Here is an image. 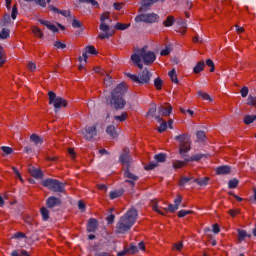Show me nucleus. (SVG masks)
<instances>
[{"label":"nucleus","instance_id":"obj_33","mask_svg":"<svg viewBox=\"0 0 256 256\" xmlns=\"http://www.w3.org/2000/svg\"><path fill=\"white\" fill-rule=\"evenodd\" d=\"M172 83L179 84V79H177V73L175 72V68H173L169 73H168Z\"/></svg>","mask_w":256,"mask_h":256},{"label":"nucleus","instance_id":"obj_44","mask_svg":"<svg viewBox=\"0 0 256 256\" xmlns=\"http://www.w3.org/2000/svg\"><path fill=\"white\" fill-rule=\"evenodd\" d=\"M41 215L44 221H47L49 219V210H47V208L42 207L41 210Z\"/></svg>","mask_w":256,"mask_h":256},{"label":"nucleus","instance_id":"obj_32","mask_svg":"<svg viewBox=\"0 0 256 256\" xmlns=\"http://www.w3.org/2000/svg\"><path fill=\"white\" fill-rule=\"evenodd\" d=\"M173 23H175V17L168 16L166 20L163 22L164 27H173Z\"/></svg>","mask_w":256,"mask_h":256},{"label":"nucleus","instance_id":"obj_27","mask_svg":"<svg viewBox=\"0 0 256 256\" xmlns=\"http://www.w3.org/2000/svg\"><path fill=\"white\" fill-rule=\"evenodd\" d=\"M30 141L35 145H43V139L35 133L30 136Z\"/></svg>","mask_w":256,"mask_h":256},{"label":"nucleus","instance_id":"obj_64","mask_svg":"<svg viewBox=\"0 0 256 256\" xmlns=\"http://www.w3.org/2000/svg\"><path fill=\"white\" fill-rule=\"evenodd\" d=\"M94 256H111V253L108 252H96Z\"/></svg>","mask_w":256,"mask_h":256},{"label":"nucleus","instance_id":"obj_12","mask_svg":"<svg viewBox=\"0 0 256 256\" xmlns=\"http://www.w3.org/2000/svg\"><path fill=\"white\" fill-rule=\"evenodd\" d=\"M124 177H125V181L126 183H129V185H131V187H135V181L139 180V176L131 173V171H129V168H126L124 171Z\"/></svg>","mask_w":256,"mask_h":256},{"label":"nucleus","instance_id":"obj_3","mask_svg":"<svg viewBox=\"0 0 256 256\" xmlns=\"http://www.w3.org/2000/svg\"><path fill=\"white\" fill-rule=\"evenodd\" d=\"M137 217V210L135 208H130L127 213L119 219L116 225V233H127V231L135 225Z\"/></svg>","mask_w":256,"mask_h":256},{"label":"nucleus","instance_id":"obj_47","mask_svg":"<svg viewBox=\"0 0 256 256\" xmlns=\"http://www.w3.org/2000/svg\"><path fill=\"white\" fill-rule=\"evenodd\" d=\"M80 3H89L92 7L99 8V2L96 0H79Z\"/></svg>","mask_w":256,"mask_h":256},{"label":"nucleus","instance_id":"obj_37","mask_svg":"<svg viewBox=\"0 0 256 256\" xmlns=\"http://www.w3.org/2000/svg\"><path fill=\"white\" fill-rule=\"evenodd\" d=\"M7 58L5 57V50L0 46V67L5 65Z\"/></svg>","mask_w":256,"mask_h":256},{"label":"nucleus","instance_id":"obj_42","mask_svg":"<svg viewBox=\"0 0 256 256\" xmlns=\"http://www.w3.org/2000/svg\"><path fill=\"white\" fill-rule=\"evenodd\" d=\"M123 195V190H116L110 192V199H117L118 197H121Z\"/></svg>","mask_w":256,"mask_h":256},{"label":"nucleus","instance_id":"obj_6","mask_svg":"<svg viewBox=\"0 0 256 256\" xmlns=\"http://www.w3.org/2000/svg\"><path fill=\"white\" fill-rule=\"evenodd\" d=\"M127 77H129L131 81H134V83H138L140 85H149V83H151L152 74L149 72V70L144 69L139 76L127 74Z\"/></svg>","mask_w":256,"mask_h":256},{"label":"nucleus","instance_id":"obj_51","mask_svg":"<svg viewBox=\"0 0 256 256\" xmlns=\"http://www.w3.org/2000/svg\"><path fill=\"white\" fill-rule=\"evenodd\" d=\"M196 137H197L198 141H205L207 136L205 135V131H198L196 133Z\"/></svg>","mask_w":256,"mask_h":256},{"label":"nucleus","instance_id":"obj_56","mask_svg":"<svg viewBox=\"0 0 256 256\" xmlns=\"http://www.w3.org/2000/svg\"><path fill=\"white\" fill-rule=\"evenodd\" d=\"M86 53H90L91 55H97V50L93 46H87L85 48Z\"/></svg>","mask_w":256,"mask_h":256},{"label":"nucleus","instance_id":"obj_62","mask_svg":"<svg viewBox=\"0 0 256 256\" xmlns=\"http://www.w3.org/2000/svg\"><path fill=\"white\" fill-rule=\"evenodd\" d=\"M242 97H247V95H249V88L244 86L241 91H240Z\"/></svg>","mask_w":256,"mask_h":256},{"label":"nucleus","instance_id":"obj_28","mask_svg":"<svg viewBox=\"0 0 256 256\" xmlns=\"http://www.w3.org/2000/svg\"><path fill=\"white\" fill-rule=\"evenodd\" d=\"M205 69V62L199 61L196 66L194 67L193 71L197 75L198 73H201Z\"/></svg>","mask_w":256,"mask_h":256},{"label":"nucleus","instance_id":"obj_7","mask_svg":"<svg viewBox=\"0 0 256 256\" xmlns=\"http://www.w3.org/2000/svg\"><path fill=\"white\" fill-rule=\"evenodd\" d=\"M175 140L180 142V145H179L180 157H185V153H189V151H191V140L187 138L186 134H181L176 136Z\"/></svg>","mask_w":256,"mask_h":256},{"label":"nucleus","instance_id":"obj_43","mask_svg":"<svg viewBox=\"0 0 256 256\" xmlns=\"http://www.w3.org/2000/svg\"><path fill=\"white\" fill-rule=\"evenodd\" d=\"M72 27L75 29H81L83 27V24H81V21L77 20V18L72 17Z\"/></svg>","mask_w":256,"mask_h":256},{"label":"nucleus","instance_id":"obj_30","mask_svg":"<svg viewBox=\"0 0 256 256\" xmlns=\"http://www.w3.org/2000/svg\"><path fill=\"white\" fill-rule=\"evenodd\" d=\"M32 33L35 35V37H38V39H43L44 37L43 31L37 26L32 27Z\"/></svg>","mask_w":256,"mask_h":256},{"label":"nucleus","instance_id":"obj_57","mask_svg":"<svg viewBox=\"0 0 256 256\" xmlns=\"http://www.w3.org/2000/svg\"><path fill=\"white\" fill-rule=\"evenodd\" d=\"M247 237V232L245 230L238 231V239L239 241H243Z\"/></svg>","mask_w":256,"mask_h":256},{"label":"nucleus","instance_id":"obj_26","mask_svg":"<svg viewBox=\"0 0 256 256\" xmlns=\"http://www.w3.org/2000/svg\"><path fill=\"white\" fill-rule=\"evenodd\" d=\"M150 206L152 207L153 211L158 213L159 215H165L161 209H159V201L157 199L151 200Z\"/></svg>","mask_w":256,"mask_h":256},{"label":"nucleus","instance_id":"obj_14","mask_svg":"<svg viewBox=\"0 0 256 256\" xmlns=\"http://www.w3.org/2000/svg\"><path fill=\"white\" fill-rule=\"evenodd\" d=\"M183 201V196L177 195L176 199L174 200V205L169 204L168 208H164V211H168L169 213H175L177 209H179V204Z\"/></svg>","mask_w":256,"mask_h":256},{"label":"nucleus","instance_id":"obj_5","mask_svg":"<svg viewBox=\"0 0 256 256\" xmlns=\"http://www.w3.org/2000/svg\"><path fill=\"white\" fill-rule=\"evenodd\" d=\"M43 187L49 188L50 191L54 193H65V184L57 179H46L42 181Z\"/></svg>","mask_w":256,"mask_h":256},{"label":"nucleus","instance_id":"obj_45","mask_svg":"<svg viewBox=\"0 0 256 256\" xmlns=\"http://www.w3.org/2000/svg\"><path fill=\"white\" fill-rule=\"evenodd\" d=\"M11 256H29V253L25 250H22V251L15 250L11 253Z\"/></svg>","mask_w":256,"mask_h":256},{"label":"nucleus","instance_id":"obj_53","mask_svg":"<svg viewBox=\"0 0 256 256\" xmlns=\"http://www.w3.org/2000/svg\"><path fill=\"white\" fill-rule=\"evenodd\" d=\"M9 37V29L3 28L0 32V39H7Z\"/></svg>","mask_w":256,"mask_h":256},{"label":"nucleus","instance_id":"obj_29","mask_svg":"<svg viewBox=\"0 0 256 256\" xmlns=\"http://www.w3.org/2000/svg\"><path fill=\"white\" fill-rule=\"evenodd\" d=\"M209 179H210L209 177L196 178L194 179V183H197V185H200V187H203L205 185H208Z\"/></svg>","mask_w":256,"mask_h":256},{"label":"nucleus","instance_id":"obj_23","mask_svg":"<svg viewBox=\"0 0 256 256\" xmlns=\"http://www.w3.org/2000/svg\"><path fill=\"white\" fill-rule=\"evenodd\" d=\"M231 174V168L229 166L223 165L216 168V175H229Z\"/></svg>","mask_w":256,"mask_h":256},{"label":"nucleus","instance_id":"obj_36","mask_svg":"<svg viewBox=\"0 0 256 256\" xmlns=\"http://www.w3.org/2000/svg\"><path fill=\"white\" fill-rule=\"evenodd\" d=\"M256 120V115H246L244 117L245 125H251Z\"/></svg>","mask_w":256,"mask_h":256},{"label":"nucleus","instance_id":"obj_39","mask_svg":"<svg viewBox=\"0 0 256 256\" xmlns=\"http://www.w3.org/2000/svg\"><path fill=\"white\" fill-rule=\"evenodd\" d=\"M154 87L157 89V91H161L163 88V81L161 78L158 77L154 80Z\"/></svg>","mask_w":256,"mask_h":256},{"label":"nucleus","instance_id":"obj_55","mask_svg":"<svg viewBox=\"0 0 256 256\" xmlns=\"http://www.w3.org/2000/svg\"><path fill=\"white\" fill-rule=\"evenodd\" d=\"M183 249V242L175 243L172 247V251H181Z\"/></svg>","mask_w":256,"mask_h":256},{"label":"nucleus","instance_id":"obj_46","mask_svg":"<svg viewBox=\"0 0 256 256\" xmlns=\"http://www.w3.org/2000/svg\"><path fill=\"white\" fill-rule=\"evenodd\" d=\"M115 29L118 31H125V29H129V24L116 23Z\"/></svg>","mask_w":256,"mask_h":256},{"label":"nucleus","instance_id":"obj_15","mask_svg":"<svg viewBox=\"0 0 256 256\" xmlns=\"http://www.w3.org/2000/svg\"><path fill=\"white\" fill-rule=\"evenodd\" d=\"M120 161L123 163V165H126V169L131 167V156L129 155V149H123V153L120 156Z\"/></svg>","mask_w":256,"mask_h":256},{"label":"nucleus","instance_id":"obj_60","mask_svg":"<svg viewBox=\"0 0 256 256\" xmlns=\"http://www.w3.org/2000/svg\"><path fill=\"white\" fill-rule=\"evenodd\" d=\"M26 236H25V233H23V232H17V233H15L14 234V236H12V239H23V238H25Z\"/></svg>","mask_w":256,"mask_h":256},{"label":"nucleus","instance_id":"obj_25","mask_svg":"<svg viewBox=\"0 0 256 256\" xmlns=\"http://www.w3.org/2000/svg\"><path fill=\"white\" fill-rule=\"evenodd\" d=\"M156 120L158 123H160V126L158 127L159 133H163L167 131V122L161 118V116H156Z\"/></svg>","mask_w":256,"mask_h":256},{"label":"nucleus","instance_id":"obj_10","mask_svg":"<svg viewBox=\"0 0 256 256\" xmlns=\"http://www.w3.org/2000/svg\"><path fill=\"white\" fill-rule=\"evenodd\" d=\"M82 135L86 141H95V137H97V124L86 126L85 129L82 130Z\"/></svg>","mask_w":256,"mask_h":256},{"label":"nucleus","instance_id":"obj_2","mask_svg":"<svg viewBox=\"0 0 256 256\" xmlns=\"http://www.w3.org/2000/svg\"><path fill=\"white\" fill-rule=\"evenodd\" d=\"M141 59L144 65H153L157 59V56L154 54V52L147 50V46H144L141 49L134 50V53L131 55V61H133L136 64V67L139 69L143 68Z\"/></svg>","mask_w":256,"mask_h":256},{"label":"nucleus","instance_id":"obj_31","mask_svg":"<svg viewBox=\"0 0 256 256\" xmlns=\"http://www.w3.org/2000/svg\"><path fill=\"white\" fill-rule=\"evenodd\" d=\"M203 157H205V155H203V154H195L191 157H189V154H187V161H188V163L191 161H201V159H203Z\"/></svg>","mask_w":256,"mask_h":256},{"label":"nucleus","instance_id":"obj_20","mask_svg":"<svg viewBox=\"0 0 256 256\" xmlns=\"http://www.w3.org/2000/svg\"><path fill=\"white\" fill-rule=\"evenodd\" d=\"M46 205L49 209H53V207H57V205H61V199L51 196L47 199Z\"/></svg>","mask_w":256,"mask_h":256},{"label":"nucleus","instance_id":"obj_59","mask_svg":"<svg viewBox=\"0 0 256 256\" xmlns=\"http://www.w3.org/2000/svg\"><path fill=\"white\" fill-rule=\"evenodd\" d=\"M24 221L27 223V225H35V220H33L31 216L24 217Z\"/></svg>","mask_w":256,"mask_h":256},{"label":"nucleus","instance_id":"obj_11","mask_svg":"<svg viewBox=\"0 0 256 256\" xmlns=\"http://www.w3.org/2000/svg\"><path fill=\"white\" fill-rule=\"evenodd\" d=\"M155 162H150L145 166L146 171H153L155 167H159V163H165L167 161V154L160 153L154 156Z\"/></svg>","mask_w":256,"mask_h":256},{"label":"nucleus","instance_id":"obj_41","mask_svg":"<svg viewBox=\"0 0 256 256\" xmlns=\"http://www.w3.org/2000/svg\"><path fill=\"white\" fill-rule=\"evenodd\" d=\"M238 185H239V180L237 178H234L228 182L229 189H237Z\"/></svg>","mask_w":256,"mask_h":256},{"label":"nucleus","instance_id":"obj_49","mask_svg":"<svg viewBox=\"0 0 256 256\" xmlns=\"http://www.w3.org/2000/svg\"><path fill=\"white\" fill-rule=\"evenodd\" d=\"M186 215H193V210H180L178 212V217H186Z\"/></svg>","mask_w":256,"mask_h":256},{"label":"nucleus","instance_id":"obj_9","mask_svg":"<svg viewBox=\"0 0 256 256\" xmlns=\"http://www.w3.org/2000/svg\"><path fill=\"white\" fill-rule=\"evenodd\" d=\"M136 23H157L159 21V15L155 13L141 14L135 18Z\"/></svg>","mask_w":256,"mask_h":256},{"label":"nucleus","instance_id":"obj_19","mask_svg":"<svg viewBox=\"0 0 256 256\" xmlns=\"http://www.w3.org/2000/svg\"><path fill=\"white\" fill-rule=\"evenodd\" d=\"M181 159H184V160L183 161H181V160L173 161V163H172L173 169H181L183 167H186V165L189 164V162L187 160V153H185V157H181Z\"/></svg>","mask_w":256,"mask_h":256},{"label":"nucleus","instance_id":"obj_35","mask_svg":"<svg viewBox=\"0 0 256 256\" xmlns=\"http://www.w3.org/2000/svg\"><path fill=\"white\" fill-rule=\"evenodd\" d=\"M157 115V105L152 104L149 111L147 112V117H155Z\"/></svg>","mask_w":256,"mask_h":256},{"label":"nucleus","instance_id":"obj_1","mask_svg":"<svg viewBox=\"0 0 256 256\" xmlns=\"http://www.w3.org/2000/svg\"><path fill=\"white\" fill-rule=\"evenodd\" d=\"M125 93H127V84L122 82L111 91L110 97L106 99L107 105H110L115 111L125 109V105H127V101L123 98Z\"/></svg>","mask_w":256,"mask_h":256},{"label":"nucleus","instance_id":"obj_63","mask_svg":"<svg viewBox=\"0 0 256 256\" xmlns=\"http://www.w3.org/2000/svg\"><path fill=\"white\" fill-rule=\"evenodd\" d=\"M78 208L81 209L82 212H85L86 206H85V202H83V200H80L78 202Z\"/></svg>","mask_w":256,"mask_h":256},{"label":"nucleus","instance_id":"obj_48","mask_svg":"<svg viewBox=\"0 0 256 256\" xmlns=\"http://www.w3.org/2000/svg\"><path fill=\"white\" fill-rule=\"evenodd\" d=\"M247 105H251L252 107L256 108V96L249 95L247 99Z\"/></svg>","mask_w":256,"mask_h":256},{"label":"nucleus","instance_id":"obj_34","mask_svg":"<svg viewBox=\"0 0 256 256\" xmlns=\"http://www.w3.org/2000/svg\"><path fill=\"white\" fill-rule=\"evenodd\" d=\"M197 95H198V97H202V99H204V101H210V103L213 101V99L211 98V96H209L208 93H205L201 90H199L197 92Z\"/></svg>","mask_w":256,"mask_h":256},{"label":"nucleus","instance_id":"obj_24","mask_svg":"<svg viewBox=\"0 0 256 256\" xmlns=\"http://www.w3.org/2000/svg\"><path fill=\"white\" fill-rule=\"evenodd\" d=\"M102 77H104V85L105 87H111L113 85V78L111 75L107 74V72L102 71Z\"/></svg>","mask_w":256,"mask_h":256},{"label":"nucleus","instance_id":"obj_4","mask_svg":"<svg viewBox=\"0 0 256 256\" xmlns=\"http://www.w3.org/2000/svg\"><path fill=\"white\" fill-rule=\"evenodd\" d=\"M109 12H105L100 17V31H103V33H100L98 35V39H109L110 37H113L115 35V31H111V27L107 24V21H109Z\"/></svg>","mask_w":256,"mask_h":256},{"label":"nucleus","instance_id":"obj_13","mask_svg":"<svg viewBox=\"0 0 256 256\" xmlns=\"http://www.w3.org/2000/svg\"><path fill=\"white\" fill-rule=\"evenodd\" d=\"M173 111V107L169 104L161 105L158 108V117H169Z\"/></svg>","mask_w":256,"mask_h":256},{"label":"nucleus","instance_id":"obj_61","mask_svg":"<svg viewBox=\"0 0 256 256\" xmlns=\"http://www.w3.org/2000/svg\"><path fill=\"white\" fill-rule=\"evenodd\" d=\"M11 18H12V19H17V4H15V5L12 7Z\"/></svg>","mask_w":256,"mask_h":256},{"label":"nucleus","instance_id":"obj_52","mask_svg":"<svg viewBox=\"0 0 256 256\" xmlns=\"http://www.w3.org/2000/svg\"><path fill=\"white\" fill-rule=\"evenodd\" d=\"M27 67L29 71H31V73H35V71L37 70V64L32 61L28 62Z\"/></svg>","mask_w":256,"mask_h":256},{"label":"nucleus","instance_id":"obj_38","mask_svg":"<svg viewBox=\"0 0 256 256\" xmlns=\"http://www.w3.org/2000/svg\"><path fill=\"white\" fill-rule=\"evenodd\" d=\"M129 117V114L127 112H123L120 116H114L115 121H120V123H123V121H127V118Z\"/></svg>","mask_w":256,"mask_h":256},{"label":"nucleus","instance_id":"obj_40","mask_svg":"<svg viewBox=\"0 0 256 256\" xmlns=\"http://www.w3.org/2000/svg\"><path fill=\"white\" fill-rule=\"evenodd\" d=\"M1 150L3 151L4 154H2V157H5V155H11L13 154V148L9 146H2Z\"/></svg>","mask_w":256,"mask_h":256},{"label":"nucleus","instance_id":"obj_16","mask_svg":"<svg viewBox=\"0 0 256 256\" xmlns=\"http://www.w3.org/2000/svg\"><path fill=\"white\" fill-rule=\"evenodd\" d=\"M28 173L34 177V179H43V171L39 168H35L32 165H29L28 167Z\"/></svg>","mask_w":256,"mask_h":256},{"label":"nucleus","instance_id":"obj_50","mask_svg":"<svg viewBox=\"0 0 256 256\" xmlns=\"http://www.w3.org/2000/svg\"><path fill=\"white\" fill-rule=\"evenodd\" d=\"M206 65L210 67V73H215V63H213V60L207 59Z\"/></svg>","mask_w":256,"mask_h":256},{"label":"nucleus","instance_id":"obj_54","mask_svg":"<svg viewBox=\"0 0 256 256\" xmlns=\"http://www.w3.org/2000/svg\"><path fill=\"white\" fill-rule=\"evenodd\" d=\"M126 250L128 251V253H130L131 255H135V253L139 252V249H137V246L135 245H131L130 248H126Z\"/></svg>","mask_w":256,"mask_h":256},{"label":"nucleus","instance_id":"obj_17","mask_svg":"<svg viewBox=\"0 0 256 256\" xmlns=\"http://www.w3.org/2000/svg\"><path fill=\"white\" fill-rule=\"evenodd\" d=\"M99 227V221L95 218H90L87 223L88 233H95Z\"/></svg>","mask_w":256,"mask_h":256},{"label":"nucleus","instance_id":"obj_21","mask_svg":"<svg viewBox=\"0 0 256 256\" xmlns=\"http://www.w3.org/2000/svg\"><path fill=\"white\" fill-rule=\"evenodd\" d=\"M38 21L39 23H41V25H44L45 27H47V29H49L50 31H53V33H59V29L57 28V26H55L54 24H51V22L43 19H38Z\"/></svg>","mask_w":256,"mask_h":256},{"label":"nucleus","instance_id":"obj_58","mask_svg":"<svg viewBox=\"0 0 256 256\" xmlns=\"http://www.w3.org/2000/svg\"><path fill=\"white\" fill-rule=\"evenodd\" d=\"M54 47H56V49H65L67 45L62 43L61 41H55Z\"/></svg>","mask_w":256,"mask_h":256},{"label":"nucleus","instance_id":"obj_18","mask_svg":"<svg viewBox=\"0 0 256 256\" xmlns=\"http://www.w3.org/2000/svg\"><path fill=\"white\" fill-rule=\"evenodd\" d=\"M158 1L165 0H143L142 6L140 7L139 11H141L142 13L149 11L151 5H154V3H158Z\"/></svg>","mask_w":256,"mask_h":256},{"label":"nucleus","instance_id":"obj_22","mask_svg":"<svg viewBox=\"0 0 256 256\" xmlns=\"http://www.w3.org/2000/svg\"><path fill=\"white\" fill-rule=\"evenodd\" d=\"M107 135H110L112 139H117L119 137V133L117 132V128L115 125H109L106 128Z\"/></svg>","mask_w":256,"mask_h":256},{"label":"nucleus","instance_id":"obj_8","mask_svg":"<svg viewBox=\"0 0 256 256\" xmlns=\"http://www.w3.org/2000/svg\"><path fill=\"white\" fill-rule=\"evenodd\" d=\"M48 99H49V105H54L55 113L59 111L62 107H67L68 103L67 100L57 96L55 92L49 91L48 92Z\"/></svg>","mask_w":256,"mask_h":256}]
</instances>
